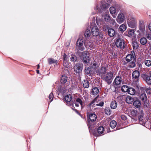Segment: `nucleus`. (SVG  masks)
Segmentation results:
<instances>
[{"label":"nucleus","instance_id":"5701e85b","mask_svg":"<svg viewBox=\"0 0 151 151\" xmlns=\"http://www.w3.org/2000/svg\"><path fill=\"white\" fill-rule=\"evenodd\" d=\"M117 103L115 101H112L110 104L111 108L112 109H116L117 107Z\"/></svg>","mask_w":151,"mask_h":151},{"label":"nucleus","instance_id":"a211bd4d","mask_svg":"<svg viewBox=\"0 0 151 151\" xmlns=\"http://www.w3.org/2000/svg\"><path fill=\"white\" fill-rule=\"evenodd\" d=\"M125 100L127 103L128 104H132L133 101L134 100L132 97L128 96L126 97Z\"/></svg>","mask_w":151,"mask_h":151},{"label":"nucleus","instance_id":"f257e3e1","mask_svg":"<svg viewBox=\"0 0 151 151\" xmlns=\"http://www.w3.org/2000/svg\"><path fill=\"white\" fill-rule=\"evenodd\" d=\"M127 22L129 27L132 28H136L137 26V21L133 16L129 15L127 17Z\"/></svg>","mask_w":151,"mask_h":151},{"label":"nucleus","instance_id":"2eb2a0df","mask_svg":"<svg viewBox=\"0 0 151 151\" xmlns=\"http://www.w3.org/2000/svg\"><path fill=\"white\" fill-rule=\"evenodd\" d=\"M106 72V67H102L101 69H99V70L97 72L98 74L100 75L101 74L102 75H104Z\"/></svg>","mask_w":151,"mask_h":151},{"label":"nucleus","instance_id":"ea45409f","mask_svg":"<svg viewBox=\"0 0 151 151\" xmlns=\"http://www.w3.org/2000/svg\"><path fill=\"white\" fill-rule=\"evenodd\" d=\"M140 98L142 100L145 101L147 99V96L145 94L142 93L140 96Z\"/></svg>","mask_w":151,"mask_h":151},{"label":"nucleus","instance_id":"f704fd0d","mask_svg":"<svg viewBox=\"0 0 151 151\" xmlns=\"http://www.w3.org/2000/svg\"><path fill=\"white\" fill-rule=\"evenodd\" d=\"M140 41L141 44L145 45L147 42V40L145 38L143 37L140 39Z\"/></svg>","mask_w":151,"mask_h":151},{"label":"nucleus","instance_id":"ddd939ff","mask_svg":"<svg viewBox=\"0 0 151 151\" xmlns=\"http://www.w3.org/2000/svg\"><path fill=\"white\" fill-rule=\"evenodd\" d=\"M82 100H83V99H81L79 98H78L76 99L75 102V105L76 106L78 107L79 106V104L81 106L82 108L83 106H84L83 105V104L82 101Z\"/></svg>","mask_w":151,"mask_h":151},{"label":"nucleus","instance_id":"9b49d317","mask_svg":"<svg viewBox=\"0 0 151 151\" xmlns=\"http://www.w3.org/2000/svg\"><path fill=\"white\" fill-rule=\"evenodd\" d=\"M139 29L141 31H145V25L143 20H140L139 22Z\"/></svg>","mask_w":151,"mask_h":151},{"label":"nucleus","instance_id":"9d476101","mask_svg":"<svg viewBox=\"0 0 151 151\" xmlns=\"http://www.w3.org/2000/svg\"><path fill=\"white\" fill-rule=\"evenodd\" d=\"M83 66V65L81 63L76 64L74 67V71L77 73L81 72L82 70Z\"/></svg>","mask_w":151,"mask_h":151},{"label":"nucleus","instance_id":"6ab92c4d","mask_svg":"<svg viewBox=\"0 0 151 151\" xmlns=\"http://www.w3.org/2000/svg\"><path fill=\"white\" fill-rule=\"evenodd\" d=\"M139 76V73L137 70L134 71L132 73V77L133 78L136 79H138Z\"/></svg>","mask_w":151,"mask_h":151},{"label":"nucleus","instance_id":"49530a36","mask_svg":"<svg viewBox=\"0 0 151 151\" xmlns=\"http://www.w3.org/2000/svg\"><path fill=\"white\" fill-rule=\"evenodd\" d=\"M53 98V94L52 93H51L49 95V101L51 102L52 101Z\"/></svg>","mask_w":151,"mask_h":151},{"label":"nucleus","instance_id":"7ed1b4c3","mask_svg":"<svg viewBox=\"0 0 151 151\" xmlns=\"http://www.w3.org/2000/svg\"><path fill=\"white\" fill-rule=\"evenodd\" d=\"M113 73L110 71L106 74L102 75L103 79L106 81L108 84H110L112 81Z\"/></svg>","mask_w":151,"mask_h":151},{"label":"nucleus","instance_id":"a19ab883","mask_svg":"<svg viewBox=\"0 0 151 151\" xmlns=\"http://www.w3.org/2000/svg\"><path fill=\"white\" fill-rule=\"evenodd\" d=\"M146 81L148 84H151V77L147 76L146 78Z\"/></svg>","mask_w":151,"mask_h":151},{"label":"nucleus","instance_id":"0eeeda50","mask_svg":"<svg viewBox=\"0 0 151 151\" xmlns=\"http://www.w3.org/2000/svg\"><path fill=\"white\" fill-rule=\"evenodd\" d=\"M91 28L92 35L95 36H98L99 34V30L97 26L95 24L91 25Z\"/></svg>","mask_w":151,"mask_h":151},{"label":"nucleus","instance_id":"052dcab7","mask_svg":"<svg viewBox=\"0 0 151 151\" xmlns=\"http://www.w3.org/2000/svg\"><path fill=\"white\" fill-rule=\"evenodd\" d=\"M36 71L37 73L39 74L40 73L39 70H37Z\"/></svg>","mask_w":151,"mask_h":151},{"label":"nucleus","instance_id":"6e6552de","mask_svg":"<svg viewBox=\"0 0 151 151\" xmlns=\"http://www.w3.org/2000/svg\"><path fill=\"white\" fill-rule=\"evenodd\" d=\"M125 14L122 12H120L117 17L116 20L117 22L119 24L123 22L125 20Z\"/></svg>","mask_w":151,"mask_h":151},{"label":"nucleus","instance_id":"473e14b6","mask_svg":"<svg viewBox=\"0 0 151 151\" xmlns=\"http://www.w3.org/2000/svg\"><path fill=\"white\" fill-rule=\"evenodd\" d=\"M132 46L134 50H136L138 48L139 45L136 41H134L132 42Z\"/></svg>","mask_w":151,"mask_h":151},{"label":"nucleus","instance_id":"b1692460","mask_svg":"<svg viewBox=\"0 0 151 151\" xmlns=\"http://www.w3.org/2000/svg\"><path fill=\"white\" fill-rule=\"evenodd\" d=\"M110 5V4L109 3L104 4V2L102 1L101 2V6L102 9H105L108 8Z\"/></svg>","mask_w":151,"mask_h":151},{"label":"nucleus","instance_id":"e2e57ef3","mask_svg":"<svg viewBox=\"0 0 151 151\" xmlns=\"http://www.w3.org/2000/svg\"><path fill=\"white\" fill-rule=\"evenodd\" d=\"M149 74L150 77H151V71L150 72Z\"/></svg>","mask_w":151,"mask_h":151},{"label":"nucleus","instance_id":"a18cd8bd","mask_svg":"<svg viewBox=\"0 0 151 151\" xmlns=\"http://www.w3.org/2000/svg\"><path fill=\"white\" fill-rule=\"evenodd\" d=\"M63 66L66 68H68L69 67V64L68 61H64L63 63Z\"/></svg>","mask_w":151,"mask_h":151},{"label":"nucleus","instance_id":"aec40b11","mask_svg":"<svg viewBox=\"0 0 151 151\" xmlns=\"http://www.w3.org/2000/svg\"><path fill=\"white\" fill-rule=\"evenodd\" d=\"M108 34L111 37H113L115 34V30L113 29H109L108 31Z\"/></svg>","mask_w":151,"mask_h":151},{"label":"nucleus","instance_id":"f03ea898","mask_svg":"<svg viewBox=\"0 0 151 151\" xmlns=\"http://www.w3.org/2000/svg\"><path fill=\"white\" fill-rule=\"evenodd\" d=\"M87 117L89 119L88 122V125L90 129H91L93 128L92 122H95L96 121L97 116L95 114L93 113H88ZM93 125L95 124L94 122H93Z\"/></svg>","mask_w":151,"mask_h":151},{"label":"nucleus","instance_id":"1a4fd4ad","mask_svg":"<svg viewBox=\"0 0 151 151\" xmlns=\"http://www.w3.org/2000/svg\"><path fill=\"white\" fill-rule=\"evenodd\" d=\"M98 99L97 98H95L88 105V107L91 108V107L93 108L95 107V103H97L96 106H102L104 105V102H101L99 104L97 103V100Z\"/></svg>","mask_w":151,"mask_h":151},{"label":"nucleus","instance_id":"bf43d9fd","mask_svg":"<svg viewBox=\"0 0 151 151\" xmlns=\"http://www.w3.org/2000/svg\"><path fill=\"white\" fill-rule=\"evenodd\" d=\"M96 22L97 24H98V25H99V22H98V21L97 20V19H96Z\"/></svg>","mask_w":151,"mask_h":151},{"label":"nucleus","instance_id":"f3484780","mask_svg":"<svg viewBox=\"0 0 151 151\" xmlns=\"http://www.w3.org/2000/svg\"><path fill=\"white\" fill-rule=\"evenodd\" d=\"M127 27L125 24H122L120 25L119 28V30L122 33H123L127 29Z\"/></svg>","mask_w":151,"mask_h":151},{"label":"nucleus","instance_id":"13d9d810","mask_svg":"<svg viewBox=\"0 0 151 151\" xmlns=\"http://www.w3.org/2000/svg\"><path fill=\"white\" fill-rule=\"evenodd\" d=\"M93 135L95 136H99V135H98L96 133H93Z\"/></svg>","mask_w":151,"mask_h":151},{"label":"nucleus","instance_id":"680f3d73","mask_svg":"<svg viewBox=\"0 0 151 151\" xmlns=\"http://www.w3.org/2000/svg\"><path fill=\"white\" fill-rule=\"evenodd\" d=\"M37 69H39V68H40V65H39V64H38L37 65Z\"/></svg>","mask_w":151,"mask_h":151},{"label":"nucleus","instance_id":"6e6d98bb","mask_svg":"<svg viewBox=\"0 0 151 151\" xmlns=\"http://www.w3.org/2000/svg\"><path fill=\"white\" fill-rule=\"evenodd\" d=\"M96 11L98 12H100V10L99 9V7L98 6H97L96 7Z\"/></svg>","mask_w":151,"mask_h":151},{"label":"nucleus","instance_id":"c9c22d12","mask_svg":"<svg viewBox=\"0 0 151 151\" xmlns=\"http://www.w3.org/2000/svg\"><path fill=\"white\" fill-rule=\"evenodd\" d=\"M104 19L106 21H108L110 20V18L108 12L106 13L104 16Z\"/></svg>","mask_w":151,"mask_h":151},{"label":"nucleus","instance_id":"72a5a7b5","mask_svg":"<svg viewBox=\"0 0 151 151\" xmlns=\"http://www.w3.org/2000/svg\"><path fill=\"white\" fill-rule=\"evenodd\" d=\"M116 122L115 121L113 120L111 122L110 125L112 128H114L116 126Z\"/></svg>","mask_w":151,"mask_h":151},{"label":"nucleus","instance_id":"c03bdc74","mask_svg":"<svg viewBox=\"0 0 151 151\" xmlns=\"http://www.w3.org/2000/svg\"><path fill=\"white\" fill-rule=\"evenodd\" d=\"M105 112L106 114L108 115H110L111 114V111L110 109L108 108H106L105 109Z\"/></svg>","mask_w":151,"mask_h":151},{"label":"nucleus","instance_id":"bb28decb","mask_svg":"<svg viewBox=\"0 0 151 151\" xmlns=\"http://www.w3.org/2000/svg\"><path fill=\"white\" fill-rule=\"evenodd\" d=\"M128 93L131 95H133L135 93V89L132 88H129V90Z\"/></svg>","mask_w":151,"mask_h":151},{"label":"nucleus","instance_id":"09e8293b","mask_svg":"<svg viewBox=\"0 0 151 151\" xmlns=\"http://www.w3.org/2000/svg\"><path fill=\"white\" fill-rule=\"evenodd\" d=\"M63 59L64 60V61H68V60L67 55L65 54H64L63 55Z\"/></svg>","mask_w":151,"mask_h":151},{"label":"nucleus","instance_id":"79ce46f5","mask_svg":"<svg viewBox=\"0 0 151 151\" xmlns=\"http://www.w3.org/2000/svg\"><path fill=\"white\" fill-rule=\"evenodd\" d=\"M135 61H132V62L129 63V66L130 68H134L135 65Z\"/></svg>","mask_w":151,"mask_h":151},{"label":"nucleus","instance_id":"dca6fc26","mask_svg":"<svg viewBox=\"0 0 151 151\" xmlns=\"http://www.w3.org/2000/svg\"><path fill=\"white\" fill-rule=\"evenodd\" d=\"M72 99L71 96L70 94L67 95L65 96V99L67 103L69 105H71L70 102Z\"/></svg>","mask_w":151,"mask_h":151},{"label":"nucleus","instance_id":"603ef678","mask_svg":"<svg viewBox=\"0 0 151 151\" xmlns=\"http://www.w3.org/2000/svg\"><path fill=\"white\" fill-rule=\"evenodd\" d=\"M121 119L124 120H126L127 119V117L126 116L124 115H122L121 116Z\"/></svg>","mask_w":151,"mask_h":151},{"label":"nucleus","instance_id":"a878e982","mask_svg":"<svg viewBox=\"0 0 151 151\" xmlns=\"http://www.w3.org/2000/svg\"><path fill=\"white\" fill-rule=\"evenodd\" d=\"M127 32L128 33L127 35L129 37H131L134 35V29H130L129 30H127Z\"/></svg>","mask_w":151,"mask_h":151},{"label":"nucleus","instance_id":"2f4dec72","mask_svg":"<svg viewBox=\"0 0 151 151\" xmlns=\"http://www.w3.org/2000/svg\"><path fill=\"white\" fill-rule=\"evenodd\" d=\"M133 59V56L131 54L128 55L126 57V59L127 61L129 62Z\"/></svg>","mask_w":151,"mask_h":151},{"label":"nucleus","instance_id":"58836bf2","mask_svg":"<svg viewBox=\"0 0 151 151\" xmlns=\"http://www.w3.org/2000/svg\"><path fill=\"white\" fill-rule=\"evenodd\" d=\"M48 61L49 64L55 63H56L57 62V60L53 59L51 58L48 59Z\"/></svg>","mask_w":151,"mask_h":151},{"label":"nucleus","instance_id":"0e129e2a","mask_svg":"<svg viewBox=\"0 0 151 151\" xmlns=\"http://www.w3.org/2000/svg\"><path fill=\"white\" fill-rule=\"evenodd\" d=\"M69 45V43L68 45H66V47H68Z\"/></svg>","mask_w":151,"mask_h":151},{"label":"nucleus","instance_id":"20e7f679","mask_svg":"<svg viewBox=\"0 0 151 151\" xmlns=\"http://www.w3.org/2000/svg\"><path fill=\"white\" fill-rule=\"evenodd\" d=\"M79 55L81 58L83 59V60L85 63H88L90 58L89 54L86 51L79 53Z\"/></svg>","mask_w":151,"mask_h":151},{"label":"nucleus","instance_id":"393cba45","mask_svg":"<svg viewBox=\"0 0 151 151\" xmlns=\"http://www.w3.org/2000/svg\"><path fill=\"white\" fill-rule=\"evenodd\" d=\"M99 92V89L97 87L94 88L91 91V93L93 95H96Z\"/></svg>","mask_w":151,"mask_h":151},{"label":"nucleus","instance_id":"7c9ffc66","mask_svg":"<svg viewBox=\"0 0 151 151\" xmlns=\"http://www.w3.org/2000/svg\"><path fill=\"white\" fill-rule=\"evenodd\" d=\"M104 128L103 127L100 126L98 128V132L99 134H102L104 133Z\"/></svg>","mask_w":151,"mask_h":151},{"label":"nucleus","instance_id":"c85d7f7f","mask_svg":"<svg viewBox=\"0 0 151 151\" xmlns=\"http://www.w3.org/2000/svg\"><path fill=\"white\" fill-rule=\"evenodd\" d=\"M83 84L84 88H88L89 87V83L87 80H84L83 81Z\"/></svg>","mask_w":151,"mask_h":151},{"label":"nucleus","instance_id":"4d7b16f0","mask_svg":"<svg viewBox=\"0 0 151 151\" xmlns=\"http://www.w3.org/2000/svg\"><path fill=\"white\" fill-rule=\"evenodd\" d=\"M111 21L112 22V23L113 24H114L115 22V21L114 19H113V20H111Z\"/></svg>","mask_w":151,"mask_h":151},{"label":"nucleus","instance_id":"c756f323","mask_svg":"<svg viewBox=\"0 0 151 151\" xmlns=\"http://www.w3.org/2000/svg\"><path fill=\"white\" fill-rule=\"evenodd\" d=\"M121 90L124 92H128L129 90L128 87L126 85H123L121 87Z\"/></svg>","mask_w":151,"mask_h":151},{"label":"nucleus","instance_id":"412c9836","mask_svg":"<svg viewBox=\"0 0 151 151\" xmlns=\"http://www.w3.org/2000/svg\"><path fill=\"white\" fill-rule=\"evenodd\" d=\"M68 77L65 75H63L60 79V81L62 83H65L67 81Z\"/></svg>","mask_w":151,"mask_h":151},{"label":"nucleus","instance_id":"37998d69","mask_svg":"<svg viewBox=\"0 0 151 151\" xmlns=\"http://www.w3.org/2000/svg\"><path fill=\"white\" fill-rule=\"evenodd\" d=\"M145 63L146 65L150 66L151 65V61L150 60H146L145 61Z\"/></svg>","mask_w":151,"mask_h":151},{"label":"nucleus","instance_id":"8fccbe9b","mask_svg":"<svg viewBox=\"0 0 151 151\" xmlns=\"http://www.w3.org/2000/svg\"><path fill=\"white\" fill-rule=\"evenodd\" d=\"M143 119V116L142 115H140L139 116V120L140 122H142Z\"/></svg>","mask_w":151,"mask_h":151},{"label":"nucleus","instance_id":"5fc2aeb1","mask_svg":"<svg viewBox=\"0 0 151 151\" xmlns=\"http://www.w3.org/2000/svg\"><path fill=\"white\" fill-rule=\"evenodd\" d=\"M148 28L151 31V22L149 24L148 26Z\"/></svg>","mask_w":151,"mask_h":151},{"label":"nucleus","instance_id":"3c124183","mask_svg":"<svg viewBox=\"0 0 151 151\" xmlns=\"http://www.w3.org/2000/svg\"><path fill=\"white\" fill-rule=\"evenodd\" d=\"M147 38L149 40H151V34H148L146 35Z\"/></svg>","mask_w":151,"mask_h":151},{"label":"nucleus","instance_id":"864d4df0","mask_svg":"<svg viewBox=\"0 0 151 151\" xmlns=\"http://www.w3.org/2000/svg\"><path fill=\"white\" fill-rule=\"evenodd\" d=\"M91 43L89 42L88 43V45H86V46L87 47H88V48H89V47H91Z\"/></svg>","mask_w":151,"mask_h":151},{"label":"nucleus","instance_id":"e433bc0d","mask_svg":"<svg viewBox=\"0 0 151 151\" xmlns=\"http://www.w3.org/2000/svg\"><path fill=\"white\" fill-rule=\"evenodd\" d=\"M85 71L86 74L89 75V76L92 74V72L91 71V68H88L85 69Z\"/></svg>","mask_w":151,"mask_h":151},{"label":"nucleus","instance_id":"39448f33","mask_svg":"<svg viewBox=\"0 0 151 151\" xmlns=\"http://www.w3.org/2000/svg\"><path fill=\"white\" fill-rule=\"evenodd\" d=\"M115 45L117 47L121 49H124L125 47L124 40L120 38H118L115 42Z\"/></svg>","mask_w":151,"mask_h":151},{"label":"nucleus","instance_id":"4c0bfd02","mask_svg":"<svg viewBox=\"0 0 151 151\" xmlns=\"http://www.w3.org/2000/svg\"><path fill=\"white\" fill-rule=\"evenodd\" d=\"M91 35V32L90 30L88 29H87L84 33V35L86 37H88Z\"/></svg>","mask_w":151,"mask_h":151},{"label":"nucleus","instance_id":"de8ad7c7","mask_svg":"<svg viewBox=\"0 0 151 151\" xmlns=\"http://www.w3.org/2000/svg\"><path fill=\"white\" fill-rule=\"evenodd\" d=\"M70 59L71 61L75 62L77 58L76 56L73 55L71 57Z\"/></svg>","mask_w":151,"mask_h":151},{"label":"nucleus","instance_id":"4be33fe9","mask_svg":"<svg viewBox=\"0 0 151 151\" xmlns=\"http://www.w3.org/2000/svg\"><path fill=\"white\" fill-rule=\"evenodd\" d=\"M122 81L121 78L119 76L116 77L114 80V83L116 85H119L120 84Z\"/></svg>","mask_w":151,"mask_h":151},{"label":"nucleus","instance_id":"cd10ccee","mask_svg":"<svg viewBox=\"0 0 151 151\" xmlns=\"http://www.w3.org/2000/svg\"><path fill=\"white\" fill-rule=\"evenodd\" d=\"M133 104L135 107L137 108H139L140 106L141 103L139 101L136 100L134 101L133 103Z\"/></svg>","mask_w":151,"mask_h":151},{"label":"nucleus","instance_id":"69168bd1","mask_svg":"<svg viewBox=\"0 0 151 151\" xmlns=\"http://www.w3.org/2000/svg\"><path fill=\"white\" fill-rule=\"evenodd\" d=\"M95 14V13H93V14Z\"/></svg>","mask_w":151,"mask_h":151},{"label":"nucleus","instance_id":"4468645a","mask_svg":"<svg viewBox=\"0 0 151 151\" xmlns=\"http://www.w3.org/2000/svg\"><path fill=\"white\" fill-rule=\"evenodd\" d=\"M110 13L112 14L113 17L115 18L116 16V10L115 7H111L109 9Z\"/></svg>","mask_w":151,"mask_h":151},{"label":"nucleus","instance_id":"423d86ee","mask_svg":"<svg viewBox=\"0 0 151 151\" xmlns=\"http://www.w3.org/2000/svg\"><path fill=\"white\" fill-rule=\"evenodd\" d=\"M83 40L82 38H79L76 42V49L81 50H83L84 49L83 45Z\"/></svg>","mask_w":151,"mask_h":151},{"label":"nucleus","instance_id":"f8f14e48","mask_svg":"<svg viewBox=\"0 0 151 151\" xmlns=\"http://www.w3.org/2000/svg\"><path fill=\"white\" fill-rule=\"evenodd\" d=\"M99 65L100 64L99 63H97L95 61L93 62L92 67L96 73L99 69Z\"/></svg>","mask_w":151,"mask_h":151}]
</instances>
